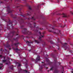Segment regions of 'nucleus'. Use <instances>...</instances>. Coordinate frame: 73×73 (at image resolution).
I'll list each match as a JSON object with an SVG mask.
<instances>
[{
    "label": "nucleus",
    "mask_w": 73,
    "mask_h": 73,
    "mask_svg": "<svg viewBox=\"0 0 73 73\" xmlns=\"http://www.w3.org/2000/svg\"><path fill=\"white\" fill-rule=\"evenodd\" d=\"M26 43H28V45H29V46H30V45L29 44H31V43H33V42H29L27 41L26 42Z\"/></svg>",
    "instance_id": "16"
},
{
    "label": "nucleus",
    "mask_w": 73,
    "mask_h": 73,
    "mask_svg": "<svg viewBox=\"0 0 73 73\" xmlns=\"http://www.w3.org/2000/svg\"><path fill=\"white\" fill-rule=\"evenodd\" d=\"M50 28H52V29H53V33L54 34H55L56 35H59V33L58 32H59L60 33V31H59L57 29H55L54 27V26L52 25H50Z\"/></svg>",
    "instance_id": "4"
},
{
    "label": "nucleus",
    "mask_w": 73,
    "mask_h": 73,
    "mask_svg": "<svg viewBox=\"0 0 73 73\" xmlns=\"http://www.w3.org/2000/svg\"><path fill=\"white\" fill-rule=\"evenodd\" d=\"M57 69V67L56 66L54 70V73H58L59 72V71L56 70Z\"/></svg>",
    "instance_id": "9"
},
{
    "label": "nucleus",
    "mask_w": 73,
    "mask_h": 73,
    "mask_svg": "<svg viewBox=\"0 0 73 73\" xmlns=\"http://www.w3.org/2000/svg\"><path fill=\"white\" fill-rule=\"evenodd\" d=\"M49 47L48 48H51V46H49Z\"/></svg>",
    "instance_id": "46"
},
{
    "label": "nucleus",
    "mask_w": 73,
    "mask_h": 73,
    "mask_svg": "<svg viewBox=\"0 0 73 73\" xmlns=\"http://www.w3.org/2000/svg\"><path fill=\"white\" fill-rule=\"evenodd\" d=\"M15 29H17V31L16 32V31H11L9 34H8V35L7 36V37L8 38L9 40H10V41H11L12 42H13V41L12 40V38L13 37L15 33L16 35L15 36H16L19 35L18 33H19V30L15 28Z\"/></svg>",
    "instance_id": "1"
},
{
    "label": "nucleus",
    "mask_w": 73,
    "mask_h": 73,
    "mask_svg": "<svg viewBox=\"0 0 73 73\" xmlns=\"http://www.w3.org/2000/svg\"><path fill=\"white\" fill-rule=\"evenodd\" d=\"M52 57H54V60L55 62L54 64L55 65H56L57 63V57H56L54 56V55L53 54H52Z\"/></svg>",
    "instance_id": "6"
},
{
    "label": "nucleus",
    "mask_w": 73,
    "mask_h": 73,
    "mask_svg": "<svg viewBox=\"0 0 73 73\" xmlns=\"http://www.w3.org/2000/svg\"><path fill=\"white\" fill-rule=\"evenodd\" d=\"M59 65H60V64H61V62H59Z\"/></svg>",
    "instance_id": "53"
},
{
    "label": "nucleus",
    "mask_w": 73,
    "mask_h": 73,
    "mask_svg": "<svg viewBox=\"0 0 73 73\" xmlns=\"http://www.w3.org/2000/svg\"><path fill=\"white\" fill-rule=\"evenodd\" d=\"M27 15L28 16H29V15H30V14H29L28 13H27Z\"/></svg>",
    "instance_id": "48"
},
{
    "label": "nucleus",
    "mask_w": 73,
    "mask_h": 73,
    "mask_svg": "<svg viewBox=\"0 0 73 73\" xmlns=\"http://www.w3.org/2000/svg\"><path fill=\"white\" fill-rule=\"evenodd\" d=\"M3 59H5V57L4 56H3Z\"/></svg>",
    "instance_id": "37"
},
{
    "label": "nucleus",
    "mask_w": 73,
    "mask_h": 73,
    "mask_svg": "<svg viewBox=\"0 0 73 73\" xmlns=\"http://www.w3.org/2000/svg\"><path fill=\"white\" fill-rule=\"evenodd\" d=\"M3 62H5L7 61V60H3L2 61Z\"/></svg>",
    "instance_id": "34"
},
{
    "label": "nucleus",
    "mask_w": 73,
    "mask_h": 73,
    "mask_svg": "<svg viewBox=\"0 0 73 73\" xmlns=\"http://www.w3.org/2000/svg\"><path fill=\"white\" fill-rule=\"evenodd\" d=\"M34 27H33V26H32V24L31 23L29 24V25H30V28H35L36 27V23L35 22L34 23Z\"/></svg>",
    "instance_id": "10"
},
{
    "label": "nucleus",
    "mask_w": 73,
    "mask_h": 73,
    "mask_svg": "<svg viewBox=\"0 0 73 73\" xmlns=\"http://www.w3.org/2000/svg\"><path fill=\"white\" fill-rule=\"evenodd\" d=\"M44 42V44H42L43 46H45V45H46V44H45V42Z\"/></svg>",
    "instance_id": "27"
},
{
    "label": "nucleus",
    "mask_w": 73,
    "mask_h": 73,
    "mask_svg": "<svg viewBox=\"0 0 73 73\" xmlns=\"http://www.w3.org/2000/svg\"><path fill=\"white\" fill-rule=\"evenodd\" d=\"M42 63H43V64H45V62H42Z\"/></svg>",
    "instance_id": "52"
},
{
    "label": "nucleus",
    "mask_w": 73,
    "mask_h": 73,
    "mask_svg": "<svg viewBox=\"0 0 73 73\" xmlns=\"http://www.w3.org/2000/svg\"><path fill=\"white\" fill-rule=\"evenodd\" d=\"M7 29H8V30H10V29L11 28H10V27L8 26V25L7 24Z\"/></svg>",
    "instance_id": "23"
},
{
    "label": "nucleus",
    "mask_w": 73,
    "mask_h": 73,
    "mask_svg": "<svg viewBox=\"0 0 73 73\" xmlns=\"http://www.w3.org/2000/svg\"><path fill=\"white\" fill-rule=\"evenodd\" d=\"M25 65L26 66V68H28V64L27 63H26L25 64Z\"/></svg>",
    "instance_id": "28"
},
{
    "label": "nucleus",
    "mask_w": 73,
    "mask_h": 73,
    "mask_svg": "<svg viewBox=\"0 0 73 73\" xmlns=\"http://www.w3.org/2000/svg\"><path fill=\"white\" fill-rule=\"evenodd\" d=\"M72 71H71V73H73V69H72Z\"/></svg>",
    "instance_id": "50"
},
{
    "label": "nucleus",
    "mask_w": 73,
    "mask_h": 73,
    "mask_svg": "<svg viewBox=\"0 0 73 73\" xmlns=\"http://www.w3.org/2000/svg\"><path fill=\"white\" fill-rule=\"evenodd\" d=\"M54 52H56L57 53V50H54Z\"/></svg>",
    "instance_id": "36"
},
{
    "label": "nucleus",
    "mask_w": 73,
    "mask_h": 73,
    "mask_svg": "<svg viewBox=\"0 0 73 73\" xmlns=\"http://www.w3.org/2000/svg\"><path fill=\"white\" fill-rule=\"evenodd\" d=\"M31 61H34L35 60L34 59L32 58H31Z\"/></svg>",
    "instance_id": "35"
},
{
    "label": "nucleus",
    "mask_w": 73,
    "mask_h": 73,
    "mask_svg": "<svg viewBox=\"0 0 73 73\" xmlns=\"http://www.w3.org/2000/svg\"><path fill=\"white\" fill-rule=\"evenodd\" d=\"M21 37H25V36H24V35H22Z\"/></svg>",
    "instance_id": "47"
},
{
    "label": "nucleus",
    "mask_w": 73,
    "mask_h": 73,
    "mask_svg": "<svg viewBox=\"0 0 73 73\" xmlns=\"http://www.w3.org/2000/svg\"><path fill=\"white\" fill-rule=\"evenodd\" d=\"M29 9H30V10H32V9H31V7L30 6H29Z\"/></svg>",
    "instance_id": "33"
},
{
    "label": "nucleus",
    "mask_w": 73,
    "mask_h": 73,
    "mask_svg": "<svg viewBox=\"0 0 73 73\" xmlns=\"http://www.w3.org/2000/svg\"><path fill=\"white\" fill-rule=\"evenodd\" d=\"M15 50H19L18 48H17L15 49Z\"/></svg>",
    "instance_id": "39"
},
{
    "label": "nucleus",
    "mask_w": 73,
    "mask_h": 73,
    "mask_svg": "<svg viewBox=\"0 0 73 73\" xmlns=\"http://www.w3.org/2000/svg\"><path fill=\"white\" fill-rule=\"evenodd\" d=\"M56 65H55L54 66H52L51 68L50 69V70H53L54 68V69H55V68H56Z\"/></svg>",
    "instance_id": "12"
},
{
    "label": "nucleus",
    "mask_w": 73,
    "mask_h": 73,
    "mask_svg": "<svg viewBox=\"0 0 73 73\" xmlns=\"http://www.w3.org/2000/svg\"><path fill=\"white\" fill-rule=\"evenodd\" d=\"M26 37H27V38H29V37H28V36H26Z\"/></svg>",
    "instance_id": "51"
},
{
    "label": "nucleus",
    "mask_w": 73,
    "mask_h": 73,
    "mask_svg": "<svg viewBox=\"0 0 73 73\" xmlns=\"http://www.w3.org/2000/svg\"><path fill=\"white\" fill-rule=\"evenodd\" d=\"M35 42H36V43H37L38 44V43H40V42H39L38 40H35Z\"/></svg>",
    "instance_id": "25"
},
{
    "label": "nucleus",
    "mask_w": 73,
    "mask_h": 73,
    "mask_svg": "<svg viewBox=\"0 0 73 73\" xmlns=\"http://www.w3.org/2000/svg\"><path fill=\"white\" fill-rule=\"evenodd\" d=\"M20 21H21L22 23H24V19H23V18H21Z\"/></svg>",
    "instance_id": "21"
},
{
    "label": "nucleus",
    "mask_w": 73,
    "mask_h": 73,
    "mask_svg": "<svg viewBox=\"0 0 73 73\" xmlns=\"http://www.w3.org/2000/svg\"><path fill=\"white\" fill-rule=\"evenodd\" d=\"M9 50H11V48H9Z\"/></svg>",
    "instance_id": "57"
},
{
    "label": "nucleus",
    "mask_w": 73,
    "mask_h": 73,
    "mask_svg": "<svg viewBox=\"0 0 73 73\" xmlns=\"http://www.w3.org/2000/svg\"><path fill=\"white\" fill-rule=\"evenodd\" d=\"M19 12H20V11H21V9L19 10Z\"/></svg>",
    "instance_id": "63"
},
{
    "label": "nucleus",
    "mask_w": 73,
    "mask_h": 73,
    "mask_svg": "<svg viewBox=\"0 0 73 73\" xmlns=\"http://www.w3.org/2000/svg\"><path fill=\"white\" fill-rule=\"evenodd\" d=\"M9 42V41H8L7 42V44L6 45V46L7 48H9L11 46L10 44H8V43Z\"/></svg>",
    "instance_id": "13"
},
{
    "label": "nucleus",
    "mask_w": 73,
    "mask_h": 73,
    "mask_svg": "<svg viewBox=\"0 0 73 73\" xmlns=\"http://www.w3.org/2000/svg\"><path fill=\"white\" fill-rule=\"evenodd\" d=\"M57 13H58V12L56 11V13H54V14H56V15H60V14H57Z\"/></svg>",
    "instance_id": "29"
},
{
    "label": "nucleus",
    "mask_w": 73,
    "mask_h": 73,
    "mask_svg": "<svg viewBox=\"0 0 73 73\" xmlns=\"http://www.w3.org/2000/svg\"><path fill=\"white\" fill-rule=\"evenodd\" d=\"M39 40L40 41H41V42H42V39H41V37L40 36H39Z\"/></svg>",
    "instance_id": "24"
},
{
    "label": "nucleus",
    "mask_w": 73,
    "mask_h": 73,
    "mask_svg": "<svg viewBox=\"0 0 73 73\" xmlns=\"http://www.w3.org/2000/svg\"><path fill=\"white\" fill-rule=\"evenodd\" d=\"M35 62H37V61H36V60Z\"/></svg>",
    "instance_id": "64"
},
{
    "label": "nucleus",
    "mask_w": 73,
    "mask_h": 73,
    "mask_svg": "<svg viewBox=\"0 0 73 73\" xmlns=\"http://www.w3.org/2000/svg\"><path fill=\"white\" fill-rule=\"evenodd\" d=\"M13 22L11 21V20H9V21L7 22V24H9V25H11L10 26H11L12 27V29H13V25L12 24V23Z\"/></svg>",
    "instance_id": "7"
},
{
    "label": "nucleus",
    "mask_w": 73,
    "mask_h": 73,
    "mask_svg": "<svg viewBox=\"0 0 73 73\" xmlns=\"http://www.w3.org/2000/svg\"><path fill=\"white\" fill-rule=\"evenodd\" d=\"M28 20H29L30 19L31 20H33L35 21V19L34 18V17H32V18H29L28 19Z\"/></svg>",
    "instance_id": "14"
},
{
    "label": "nucleus",
    "mask_w": 73,
    "mask_h": 73,
    "mask_svg": "<svg viewBox=\"0 0 73 73\" xmlns=\"http://www.w3.org/2000/svg\"><path fill=\"white\" fill-rule=\"evenodd\" d=\"M2 68V67H0V69H1Z\"/></svg>",
    "instance_id": "58"
},
{
    "label": "nucleus",
    "mask_w": 73,
    "mask_h": 73,
    "mask_svg": "<svg viewBox=\"0 0 73 73\" xmlns=\"http://www.w3.org/2000/svg\"><path fill=\"white\" fill-rule=\"evenodd\" d=\"M62 72H64V67H62Z\"/></svg>",
    "instance_id": "42"
},
{
    "label": "nucleus",
    "mask_w": 73,
    "mask_h": 73,
    "mask_svg": "<svg viewBox=\"0 0 73 73\" xmlns=\"http://www.w3.org/2000/svg\"><path fill=\"white\" fill-rule=\"evenodd\" d=\"M0 58L1 59L3 58V55L2 54L0 55Z\"/></svg>",
    "instance_id": "31"
},
{
    "label": "nucleus",
    "mask_w": 73,
    "mask_h": 73,
    "mask_svg": "<svg viewBox=\"0 0 73 73\" xmlns=\"http://www.w3.org/2000/svg\"><path fill=\"white\" fill-rule=\"evenodd\" d=\"M40 29V30H43V29H42V28H40L38 29Z\"/></svg>",
    "instance_id": "40"
},
{
    "label": "nucleus",
    "mask_w": 73,
    "mask_h": 73,
    "mask_svg": "<svg viewBox=\"0 0 73 73\" xmlns=\"http://www.w3.org/2000/svg\"><path fill=\"white\" fill-rule=\"evenodd\" d=\"M57 40L58 41V42H60V43L62 45H63V47H64V48H66L64 49V50H66V49H67L68 47L66 46V45L68 44V43H64L63 44L62 43V42H60V39H59V38H58Z\"/></svg>",
    "instance_id": "5"
},
{
    "label": "nucleus",
    "mask_w": 73,
    "mask_h": 73,
    "mask_svg": "<svg viewBox=\"0 0 73 73\" xmlns=\"http://www.w3.org/2000/svg\"><path fill=\"white\" fill-rule=\"evenodd\" d=\"M13 17V18H14V19H15V18H16V17Z\"/></svg>",
    "instance_id": "43"
},
{
    "label": "nucleus",
    "mask_w": 73,
    "mask_h": 73,
    "mask_svg": "<svg viewBox=\"0 0 73 73\" xmlns=\"http://www.w3.org/2000/svg\"><path fill=\"white\" fill-rule=\"evenodd\" d=\"M18 44H19V42H18L17 43H15V46L16 48H17L18 46Z\"/></svg>",
    "instance_id": "19"
},
{
    "label": "nucleus",
    "mask_w": 73,
    "mask_h": 73,
    "mask_svg": "<svg viewBox=\"0 0 73 73\" xmlns=\"http://www.w3.org/2000/svg\"><path fill=\"white\" fill-rule=\"evenodd\" d=\"M37 7L38 8H39V5Z\"/></svg>",
    "instance_id": "60"
},
{
    "label": "nucleus",
    "mask_w": 73,
    "mask_h": 73,
    "mask_svg": "<svg viewBox=\"0 0 73 73\" xmlns=\"http://www.w3.org/2000/svg\"><path fill=\"white\" fill-rule=\"evenodd\" d=\"M24 71L26 73H27V72H28V71L26 70H25Z\"/></svg>",
    "instance_id": "41"
},
{
    "label": "nucleus",
    "mask_w": 73,
    "mask_h": 73,
    "mask_svg": "<svg viewBox=\"0 0 73 73\" xmlns=\"http://www.w3.org/2000/svg\"><path fill=\"white\" fill-rule=\"evenodd\" d=\"M39 33L40 35V36H41L42 37H44V35H41V32H39Z\"/></svg>",
    "instance_id": "26"
},
{
    "label": "nucleus",
    "mask_w": 73,
    "mask_h": 73,
    "mask_svg": "<svg viewBox=\"0 0 73 73\" xmlns=\"http://www.w3.org/2000/svg\"><path fill=\"white\" fill-rule=\"evenodd\" d=\"M35 32H38V30H35Z\"/></svg>",
    "instance_id": "44"
},
{
    "label": "nucleus",
    "mask_w": 73,
    "mask_h": 73,
    "mask_svg": "<svg viewBox=\"0 0 73 73\" xmlns=\"http://www.w3.org/2000/svg\"><path fill=\"white\" fill-rule=\"evenodd\" d=\"M24 71V70L21 69V68H18V72L19 73H21Z\"/></svg>",
    "instance_id": "11"
},
{
    "label": "nucleus",
    "mask_w": 73,
    "mask_h": 73,
    "mask_svg": "<svg viewBox=\"0 0 73 73\" xmlns=\"http://www.w3.org/2000/svg\"><path fill=\"white\" fill-rule=\"evenodd\" d=\"M62 15H64V16H63V17H67V15H66V14H64V13H63Z\"/></svg>",
    "instance_id": "22"
},
{
    "label": "nucleus",
    "mask_w": 73,
    "mask_h": 73,
    "mask_svg": "<svg viewBox=\"0 0 73 73\" xmlns=\"http://www.w3.org/2000/svg\"><path fill=\"white\" fill-rule=\"evenodd\" d=\"M59 26L60 27H61L62 28H64V27H65V25H64V26H63L61 24H59Z\"/></svg>",
    "instance_id": "20"
},
{
    "label": "nucleus",
    "mask_w": 73,
    "mask_h": 73,
    "mask_svg": "<svg viewBox=\"0 0 73 73\" xmlns=\"http://www.w3.org/2000/svg\"><path fill=\"white\" fill-rule=\"evenodd\" d=\"M54 27H56V25H55V24H54Z\"/></svg>",
    "instance_id": "59"
},
{
    "label": "nucleus",
    "mask_w": 73,
    "mask_h": 73,
    "mask_svg": "<svg viewBox=\"0 0 73 73\" xmlns=\"http://www.w3.org/2000/svg\"><path fill=\"white\" fill-rule=\"evenodd\" d=\"M56 45V46H58V48H59V45H58V44H55Z\"/></svg>",
    "instance_id": "38"
},
{
    "label": "nucleus",
    "mask_w": 73,
    "mask_h": 73,
    "mask_svg": "<svg viewBox=\"0 0 73 73\" xmlns=\"http://www.w3.org/2000/svg\"><path fill=\"white\" fill-rule=\"evenodd\" d=\"M0 64L3 65V64Z\"/></svg>",
    "instance_id": "61"
},
{
    "label": "nucleus",
    "mask_w": 73,
    "mask_h": 73,
    "mask_svg": "<svg viewBox=\"0 0 73 73\" xmlns=\"http://www.w3.org/2000/svg\"><path fill=\"white\" fill-rule=\"evenodd\" d=\"M2 50H3V48H1L0 50L1 51H2Z\"/></svg>",
    "instance_id": "54"
},
{
    "label": "nucleus",
    "mask_w": 73,
    "mask_h": 73,
    "mask_svg": "<svg viewBox=\"0 0 73 73\" xmlns=\"http://www.w3.org/2000/svg\"><path fill=\"white\" fill-rule=\"evenodd\" d=\"M24 27V25H22L21 26V28L24 30V31H22L23 33V34H25V35H32V32L27 31V29L23 28V27Z\"/></svg>",
    "instance_id": "3"
},
{
    "label": "nucleus",
    "mask_w": 73,
    "mask_h": 73,
    "mask_svg": "<svg viewBox=\"0 0 73 73\" xmlns=\"http://www.w3.org/2000/svg\"><path fill=\"white\" fill-rule=\"evenodd\" d=\"M46 27H47V26H46V29H48V28H46Z\"/></svg>",
    "instance_id": "56"
},
{
    "label": "nucleus",
    "mask_w": 73,
    "mask_h": 73,
    "mask_svg": "<svg viewBox=\"0 0 73 73\" xmlns=\"http://www.w3.org/2000/svg\"><path fill=\"white\" fill-rule=\"evenodd\" d=\"M28 12H29V13H31V12H30V11H29Z\"/></svg>",
    "instance_id": "49"
},
{
    "label": "nucleus",
    "mask_w": 73,
    "mask_h": 73,
    "mask_svg": "<svg viewBox=\"0 0 73 73\" xmlns=\"http://www.w3.org/2000/svg\"><path fill=\"white\" fill-rule=\"evenodd\" d=\"M13 40L15 41H18V38H13Z\"/></svg>",
    "instance_id": "17"
},
{
    "label": "nucleus",
    "mask_w": 73,
    "mask_h": 73,
    "mask_svg": "<svg viewBox=\"0 0 73 73\" xmlns=\"http://www.w3.org/2000/svg\"><path fill=\"white\" fill-rule=\"evenodd\" d=\"M49 32H52V30H49Z\"/></svg>",
    "instance_id": "55"
},
{
    "label": "nucleus",
    "mask_w": 73,
    "mask_h": 73,
    "mask_svg": "<svg viewBox=\"0 0 73 73\" xmlns=\"http://www.w3.org/2000/svg\"><path fill=\"white\" fill-rule=\"evenodd\" d=\"M11 67L10 68V69H11L12 70H13V66H11Z\"/></svg>",
    "instance_id": "30"
},
{
    "label": "nucleus",
    "mask_w": 73,
    "mask_h": 73,
    "mask_svg": "<svg viewBox=\"0 0 73 73\" xmlns=\"http://www.w3.org/2000/svg\"><path fill=\"white\" fill-rule=\"evenodd\" d=\"M7 11L9 12V13H7L8 14L9 13H11L12 12V11H11V9L10 7H9V6H8L7 7Z\"/></svg>",
    "instance_id": "8"
},
{
    "label": "nucleus",
    "mask_w": 73,
    "mask_h": 73,
    "mask_svg": "<svg viewBox=\"0 0 73 73\" xmlns=\"http://www.w3.org/2000/svg\"><path fill=\"white\" fill-rule=\"evenodd\" d=\"M48 42H49L50 44H54V42H53V41L52 40H48Z\"/></svg>",
    "instance_id": "18"
},
{
    "label": "nucleus",
    "mask_w": 73,
    "mask_h": 73,
    "mask_svg": "<svg viewBox=\"0 0 73 73\" xmlns=\"http://www.w3.org/2000/svg\"><path fill=\"white\" fill-rule=\"evenodd\" d=\"M46 64L42 65L39 68V70H41L42 69V67H45L46 65H49L51 66L53 64V62H50L48 58H46Z\"/></svg>",
    "instance_id": "2"
},
{
    "label": "nucleus",
    "mask_w": 73,
    "mask_h": 73,
    "mask_svg": "<svg viewBox=\"0 0 73 73\" xmlns=\"http://www.w3.org/2000/svg\"><path fill=\"white\" fill-rule=\"evenodd\" d=\"M40 56L38 55L37 57L36 58V60H37L38 61H39L40 60Z\"/></svg>",
    "instance_id": "15"
},
{
    "label": "nucleus",
    "mask_w": 73,
    "mask_h": 73,
    "mask_svg": "<svg viewBox=\"0 0 73 73\" xmlns=\"http://www.w3.org/2000/svg\"><path fill=\"white\" fill-rule=\"evenodd\" d=\"M17 64H18L19 65L18 66V67H20V66H21V64H20V63H19L18 62H17Z\"/></svg>",
    "instance_id": "32"
},
{
    "label": "nucleus",
    "mask_w": 73,
    "mask_h": 73,
    "mask_svg": "<svg viewBox=\"0 0 73 73\" xmlns=\"http://www.w3.org/2000/svg\"><path fill=\"white\" fill-rule=\"evenodd\" d=\"M1 3H3V2H1Z\"/></svg>",
    "instance_id": "62"
},
{
    "label": "nucleus",
    "mask_w": 73,
    "mask_h": 73,
    "mask_svg": "<svg viewBox=\"0 0 73 73\" xmlns=\"http://www.w3.org/2000/svg\"><path fill=\"white\" fill-rule=\"evenodd\" d=\"M21 16H22L23 17H25V16H23V15H21Z\"/></svg>",
    "instance_id": "45"
}]
</instances>
